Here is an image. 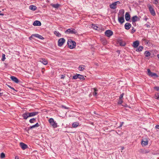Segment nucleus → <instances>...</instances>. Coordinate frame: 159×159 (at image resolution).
Instances as JSON below:
<instances>
[{
  "label": "nucleus",
  "mask_w": 159,
  "mask_h": 159,
  "mask_svg": "<svg viewBox=\"0 0 159 159\" xmlns=\"http://www.w3.org/2000/svg\"><path fill=\"white\" fill-rule=\"evenodd\" d=\"M149 9L151 14L153 16L155 15L156 13L155 12L153 8L151 6L149 7Z\"/></svg>",
  "instance_id": "obj_11"
},
{
  "label": "nucleus",
  "mask_w": 159,
  "mask_h": 159,
  "mask_svg": "<svg viewBox=\"0 0 159 159\" xmlns=\"http://www.w3.org/2000/svg\"><path fill=\"white\" fill-rule=\"evenodd\" d=\"M125 19L127 21H128L130 19V15L128 12H126L125 14Z\"/></svg>",
  "instance_id": "obj_19"
},
{
  "label": "nucleus",
  "mask_w": 159,
  "mask_h": 159,
  "mask_svg": "<svg viewBox=\"0 0 159 159\" xmlns=\"http://www.w3.org/2000/svg\"><path fill=\"white\" fill-rule=\"evenodd\" d=\"M11 89H13V90H15V89H14L12 87V88H11Z\"/></svg>",
  "instance_id": "obj_55"
},
{
  "label": "nucleus",
  "mask_w": 159,
  "mask_h": 159,
  "mask_svg": "<svg viewBox=\"0 0 159 159\" xmlns=\"http://www.w3.org/2000/svg\"><path fill=\"white\" fill-rule=\"evenodd\" d=\"M1 11H0V15L2 16H3L4 14H2V13H1Z\"/></svg>",
  "instance_id": "obj_50"
},
{
  "label": "nucleus",
  "mask_w": 159,
  "mask_h": 159,
  "mask_svg": "<svg viewBox=\"0 0 159 159\" xmlns=\"http://www.w3.org/2000/svg\"><path fill=\"white\" fill-rule=\"evenodd\" d=\"M106 43H107V42H106V40H105L104 41V42H103V43H104V44H106Z\"/></svg>",
  "instance_id": "obj_51"
},
{
  "label": "nucleus",
  "mask_w": 159,
  "mask_h": 159,
  "mask_svg": "<svg viewBox=\"0 0 159 159\" xmlns=\"http://www.w3.org/2000/svg\"><path fill=\"white\" fill-rule=\"evenodd\" d=\"M113 34V32L110 30H107L105 31V35L107 37H110Z\"/></svg>",
  "instance_id": "obj_5"
},
{
  "label": "nucleus",
  "mask_w": 159,
  "mask_h": 159,
  "mask_svg": "<svg viewBox=\"0 0 159 159\" xmlns=\"http://www.w3.org/2000/svg\"><path fill=\"white\" fill-rule=\"evenodd\" d=\"M148 18H146L144 19V20H145V21H146L147 20Z\"/></svg>",
  "instance_id": "obj_57"
},
{
  "label": "nucleus",
  "mask_w": 159,
  "mask_h": 159,
  "mask_svg": "<svg viewBox=\"0 0 159 159\" xmlns=\"http://www.w3.org/2000/svg\"><path fill=\"white\" fill-rule=\"evenodd\" d=\"M136 31L135 29H134V28H133L132 29V30L131 31V33L132 34H133L134 33V32H135Z\"/></svg>",
  "instance_id": "obj_43"
},
{
  "label": "nucleus",
  "mask_w": 159,
  "mask_h": 159,
  "mask_svg": "<svg viewBox=\"0 0 159 159\" xmlns=\"http://www.w3.org/2000/svg\"><path fill=\"white\" fill-rule=\"evenodd\" d=\"M92 91L93 95L94 96H96L97 95L98 90L96 88H93L92 89Z\"/></svg>",
  "instance_id": "obj_15"
},
{
  "label": "nucleus",
  "mask_w": 159,
  "mask_h": 159,
  "mask_svg": "<svg viewBox=\"0 0 159 159\" xmlns=\"http://www.w3.org/2000/svg\"><path fill=\"white\" fill-rule=\"evenodd\" d=\"M65 40L64 39L62 38L59 39L58 45L59 47H61L65 43Z\"/></svg>",
  "instance_id": "obj_6"
},
{
  "label": "nucleus",
  "mask_w": 159,
  "mask_h": 159,
  "mask_svg": "<svg viewBox=\"0 0 159 159\" xmlns=\"http://www.w3.org/2000/svg\"><path fill=\"white\" fill-rule=\"evenodd\" d=\"M154 89L157 91H159V87L158 86H156L154 87Z\"/></svg>",
  "instance_id": "obj_42"
},
{
  "label": "nucleus",
  "mask_w": 159,
  "mask_h": 159,
  "mask_svg": "<svg viewBox=\"0 0 159 159\" xmlns=\"http://www.w3.org/2000/svg\"><path fill=\"white\" fill-rule=\"evenodd\" d=\"M37 8V7L35 6L31 5L29 7V9L33 11H34L36 10Z\"/></svg>",
  "instance_id": "obj_22"
},
{
  "label": "nucleus",
  "mask_w": 159,
  "mask_h": 159,
  "mask_svg": "<svg viewBox=\"0 0 159 159\" xmlns=\"http://www.w3.org/2000/svg\"><path fill=\"white\" fill-rule=\"evenodd\" d=\"M63 107L65 109H67V108H68L67 107H65V106H63Z\"/></svg>",
  "instance_id": "obj_53"
},
{
  "label": "nucleus",
  "mask_w": 159,
  "mask_h": 159,
  "mask_svg": "<svg viewBox=\"0 0 159 159\" xmlns=\"http://www.w3.org/2000/svg\"><path fill=\"white\" fill-rule=\"evenodd\" d=\"M7 86L10 88L11 89V88H12V87H11V86L9 85H7Z\"/></svg>",
  "instance_id": "obj_52"
},
{
  "label": "nucleus",
  "mask_w": 159,
  "mask_h": 159,
  "mask_svg": "<svg viewBox=\"0 0 159 159\" xmlns=\"http://www.w3.org/2000/svg\"><path fill=\"white\" fill-rule=\"evenodd\" d=\"M39 61L44 65H46L48 64V61L44 58H41L39 59Z\"/></svg>",
  "instance_id": "obj_9"
},
{
  "label": "nucleus",
  "mask_w": 159,
  "mask_h": 159,
  "mask_svg": "<svg viewBox=\"0 0 159 159\" xmlns=\"http://www.w3.org/2000/svg\"><path fill=\"white\" fill-rule=\"evenodd\" d=\"M123 102V100L122 99H119L118 102V103L119 104H121Z\"/></svg>",
  "instance_id": "obj_41"
},
{
  "label": "nucleus",
  "mask_w": 159,
  "mask_h": 159,
  "mask_svg": "<svg viewBox=\"0 0 159 159\" xmlns=\"http://www.w3.org/2000/svg\"><path fill=\"white\" fill-rule=\"evenodd\" d=\"M54 33L55 35L58 37H60L61 36V34L57 31H55Z\"/></svg>",
  "instance_id": "obj_27"
},
{
  "label": "nucleus",
  "mask_w": 159,
  "mask_h": 159,
  "mask_svg": "<svg viewBox=\"0 0 159 159\" xmlns=\"http://www.w3.org/2000/svg\"><path fill=\"white\" fill-rule=\"evenodd\" d=\"M5 59H6V58H5V55L4 54H3L2 55V61H4Z\"/></svg>",
  "instance_id": "obj_39"
},
{
  "label": "nucleus",
  "mask_w": 159,
  "mask_h": 159,
  "mask_svg": "<svg viewBox=\"0 0 159 159\" xmlns=\"http://www.w3.org/2000/svg\"><path fill=\"white\" fill-rule=\"evenodd\" d=\"M38 113L39 112L37 111L30 113L28 112V116L29 117L34 116L38 114Z\"/></svg>",
  "instance_id": "obj_13"
},
{
  "label": "nucleus",
  "mask_w": 159,
  "mask_h": 159,
  "mask_svg": "<svg viewBox=\"0 0 159 159\" xmlns=\"http://www.w3.org/2000/svg\"><path fill=\"white\" fill-rule=\"evenodd\" d=\"M49 122L53 128H56L57 127V123L54 121V119L53 118H50L49 120Z\"/></svg>",
  "instance_id": "obj_2"
},
{
  "label": "nucleus",
  "mask_w": 159,
  "mask_h": 159,
  "mask_svg": "<svg viewBox=\"0 0 159 159\" xmlns=\"http://www.w3.org/2000/svg\"><path fill=\"white\" fill-rule=\"evenodd\" d=\"M120 3L119 1L115 2L110 5V7L112 9H116V8L117 4H119Z\"/></svg>",
  "instance_id": "obj_4"
},
{
  "label": "nucleus",
  "mask_w": 159,
  "mask_h": 159,
  "mask_svg": "<svg viewBox=\"0 0 159 159\" xmlns=\"http://www.w3.org/2000/svg\"><path fill=\"white\" fill-rule=\"evenodd\" d=\"M144 54H145V56L146 57H148L150 56V54H151L150 52L148 51H145Z\"/></svg>",
  "instance_id": "obj_29"
},
{
  "label": "nucleus",
  "mask_w": 159,
  "mask_h": 159,
  "mask_svg": "<svg viewBox=\"0 0 159 159\" xmlns=\"http://www.w3.org/2000/svg\"><path fill=\"white\" fill-rule=\"evenodd\" d=\"M32 36L41 39H44V38L41 35L38 34H33L32 35Z\"/></svg>",
  "instance_id": "obj_14"
},
{
  "label": "nucleus",
  "mask_w": 159,
  "mask_h": 159,
  "mask_svg": "<svg viewBox=\"0 0 159 159\" xmlns=\"http://www.w3.org/2000/svg\"><path fill=\"white\" fill-rule=\"evenodd\" d=\"M154 0L155 1H157V0Z\"/></svg>",
  "instance_id": "obj_61"
},
{
  "label": "nucleus",
  "mask_w": 159,
  "mask_h": 159,
  "mask_svg": "<svg viewBox=\"0 0 159 159\" xmlns=\"http://www.w3.org/2000/svg\"><path fill=\"white\" fill-rule=\"evenodd\" d=\"M32 37V36H31V37H30L29 39H31V38Z\"/></svg>",
  "instance_id": "obj_59"
},
{
  "label": "nucleus",
  "mask_w": 159,
  "mask_h": 159,
  "mask_svg": "<svg viewBox=\"0 0 159 159\" xmlns=\"http://www.w3.org/2000/svg\"><path fill=\"white\" fill-rule=\"evenodd\" d=\"M15 159H20L19 157L18 156H16L15 157Z\"/></svg>",
  "instance_id": "obj_49"
},
{
  "label": "nucleus",
  "mask_w": 159,
  "mask_h": 159,
  "mask_svg": "<svg viewBox=\"0 0 159 159\" xmlns=\"http://www.w3.org/2000/svg\"><path fill=\"white\" fill-rule=\"evenodd\" d=\"M78 78L80 80H84V76L82 75L79 74L78 75Z\"/></svg>",
  "instance_id": "obj_30"
},
{
  "label": "nucleus",
  "mask_w": 159,
  "mask_h": 159,
  "mask_svg": "<svg viewBox=\"0 0 159 159\" xmlns=\"http://www.w3.org/2000/svg\"><path fill=\"white\" fill-rule=\"evenodd\" d=\"M145 26H146L148 28H149V27H150V26L149 25H148L147 24H145Z\"/></svg>",
  "instance_id": "obj_47"
},
{
  "label": "nucleus",
  "mask_w": 159,
  "mask_h": 159,
  "mask_svg": "<svg viewBox=\"0 0 159 159\" xmlns=\"http://www.w3.org/2000/svg\"><path fill=\"white\" fill-rule=\"evenodd\" d=\"M84 66H80L79 67V70L80 71H83L84 69Z\"/></svg>",
  "instance_id": "obj_31"
},
{
  "label": "nucleus",
  "mask_w": 159,
  "mask_h": 159,
  "mask_svg": "<svg viewBox=\"0 0 159 159\" xmlns=\"http://www.w3.org/2000/svg\"><path fill=\"white\" fill-rule=\"evenodd\" d=\"M118 21L121 24L124 22L125 20L124 18V16H122L121 17H118Z\"/></svg>",
  "instance_id": "obj_12"
},
{
  "label": "nucleus",
  "mask_w": 159,
  "mask_h": 159,
  "mask_svg": "<svg viewBox=\"0 0 159 159\" xmlns=\"http://www.w3.org/2000/svg\"><path fill=\"white\" fill-rule=\"evenodd\" d=\"M39 125L38 123H37L35 125H33L32 126H30L29 127V128L30 129H32L33 128L35 127H38L39 126Z\"/></svg>",
  "instance_id": "obj_24"
},
{
  "label": "nucleus",
  "mask_w": 159,
  "mask_h": 159,
  "mask_svg": "<svg viewBox=\"0 0 159 159\" xmlns=\"http://www.w3.org/2000/svg\"><path fill=\"white\" fill-rule=\"evenodd\" d=\"M124 149V147H121V150H123Z\"/></svg>",
  "instance_id": "obj_54"
},
{
  "label": "nucleus",
  "mask_w": 159,
  "mask_h": 159,
  "mask_svg": "<svg viewBox=\"0 0 159 159\" xmlns=\"http://www.w3.org/2000/svg\"><path fill=\"white\" fill-rule=\"evenodd\" d=\"M139 44V42L138 41H136L133 43V46L134 48H137Z\"/></svg>",
  "instance_id": "obj_18"
},
{
  "label": "nucleus",
  "mask_w": 159,
  "mask_h": 159,
  "mask_svg": "<svg viewBox=\"0 0 159 159\" xmlns=\"http://www.w3.org/2000/svg\"><path fill=\"white\" fill-rule=\"evenodd\" d=\"M124 10L123 9H121L120 10L119 12V14H120L122 16H124Z\"/></svg>",
  "instance_id": "obj_28"
},
{
  "label": "nucleus",
  "mask_w": 159,
  "mask_h": 159,
  "mask_svg": "<svg viewBox=\"0 0 159 159\" xmlns=\"http://www.w3.org/2000/svg\"><path fill=\"white\" fill-rule=\"evenodd\" d=\"M36 121V119L34 118H33L32 119H30L29 120V122L30 123H33L34 121Z\"/></svg>",
  "instance_id": "obj_36"
},
{
  "label": "nucleus",
  "mask_w": 159,
  "mask_h": 159,
  "mask_svg": "<svg viewBox=\"0 0 159 159\" xmlns=\"http://www.w3.org/2000/svg\"><path fill=\"white\" fill-rule=\"evenodd\" d=\"M131 25L129 23H126L125 25V29L129 30L131 27Z\"/></svg>",
  "instance_id": "obj_16"
},
{
  "label": "nucleus",
  "mask_w": 159,
  "mask_h": 159,
  "mask_svg": "<svg viewBox=\"0 0 159 159\" xmlns=\"http://www.w3.org/2000/svg\"><path fill=\"white\" fill-rule=\"evenodd\" d=\"M143 48L142 46H139V47L136 49V51L137 52H140L142 50Z\"/></svg>",
  "instance_id": "obj_25"
},
{
  "label": "nucleus",
  "mask_w": 159,
  "mask_h": 159,
  "mask_svg": "<svg viewBox=\"0 0 159 159\" xmlns=\"http://www.w3.org/2000/svg\"><path fill=\"white\" fill-rule=\"evenodd\" d=\"M124 95V93H122L120 96L119 97V99H122V98H123Z\"/></svg>",
  "instance_id": "obj_40"
},
{
  "label": "nucleus",
  "mask_w": 159,
  "mask_h": 159,
  "mask_svg": "<svg viewBox=\"0 0 159 159\" xmlns=\"http://www.w3.org/2000/svg\"><path fill=\"white\" fill-rule=\"evenodd\" d=\"M11 80L16 83H18L19 82V80L17 78L13 76H11Z\"/></svg>",
  "instance_id": "obj_20"
},
{
  "label": "nucleus",
  "mask_w": 159,
  "mask_h": 159,
  "mask_svg": "<svg viewBox=\"0 0 159 159\" xmlns=\"http://www.w3.org/2000/svg\"><path fill=\"white\" fill-rule=\"evenodd\" d=\"M79 123L78 122H74L72 124V125L73 127L76 128L78 126Z\"/></svg>",
  "instance_id": "obj_26"
},
{
  "label": "nucleus",
  "mask_w": 159,
  "mask_h": 159,
  "mask_svg": "<svg viewBox=\"0 0 159 159\" xmlns=\"http://www.w3.org/2000/svg\"><path fill=\"white\" fill-rule=\"evenodd\" d=\"M116 124H117V123L116 122Z\"/></svg>",
  "instance_id": "obj_60"
},
{
  "label": "nucleus",
  "mask_w": 159,
  "mask_h": 159,
  "mask_svg": "<svg viewBox=\"0 0 159 159\" xmlns=\"http://www.w3.org/2000/svg\"><path fill=\"white\" fill-rule=\"evenodd\" d=\"M139 18L136 16H133L132 19V22H136L139 20Z\"/></svg>",
  "instance_id": "obj_23"
},
{
  "label": "nucleus",
  "mask_w": 159,
  "mask_h": 159,
  "mask_svg": "<svg viewBox=\"0 0 159 159\" xmlns=\"http://www.w3.org/2000/svg\"><path fill=\"white\" fill-rule=\"evenodd\" d=\"M92 27L95 30H97L98 27L95 24H92Z\"/></svg>",
  "instance_id": "obj_33"
},
{
  "label": "nucleus",
  "mask_w": 159,
  "mask_h": 159,
  "mask_svg": "<svg viewBox=\"0 0 159 159\" xmlns=\"http://www.w3.org/2000/svg\"><path fill=\"white\" fill-rule=\"evenodd\" d=\"M34 26H40L41 25V22L38 20H35L34 21L33 24Z\"/></svg>",
  "instance_id": "obj_17"
},
{
  "label": "nucleus",
  "mask_w": 159,
  "mask_h": 159,
  "mask_svg": "<svg viewBox=\"0 0 159 159\" xmlns=\"http://www.w3.org/2000/svg\"><path fill=\"white\" fill-rule=\"evenodd\" d=\"M5 154L4 153L2 152L1 154L0 157L1 158H4L5 157Z\"/></svg>",
  "instance_id": "obj_38"
},
{
  "label": "nucleus",
  "mask_w": 159,
  "mask_h": 159,
  "mask_svg": "<svg viewBox=\"0 0 159 159\" xmlns=\"http://www.w3.org/2000/svg\"><path fill=\"white\" fill-rule=\"evenodd\" d=\"M65 75H61V79H64L65 78Z\"/></svg>",
  "instance_id": "obj_44"
},
{
  "label": "nucleus",
  "mask_w": 159,
  "mask_h": 159,
  "mask_svg": "<svg viewBox=\"0 0 159 159\" xmlns=\"http://www.w3.org/2000/svg\"><path fill=\"white\" fill-rule=\"evenodd\" d=\"M20 146L23 150H24L28 148L27 145L23 143H20Z\"/></svg>",
  "instance_id": "obj_10"
},
{
  "label": "nucleus",
  "mask_w": 159,
  "mask_h": 159,
  "mask_svg": "<svg viewBox=\"0 0 159 159\" xmlns=\"http://www.w3.org/2000/svg\"><path fill=\"white\" fill-rule=\"evenodd\" d=\"M155 98L158 100H159V93H156L155 94Z\"/></svg>",
  "instance_id": "obj_34"
},
{
  "label": "nucleus",
  "mask_w": 159,
  "mask_h": 159,
  "mask_svg": "<svg viewBox=\"0 0 159 159\" xmlns=\"http://www.w3.org/2000/svg\"><path fill=\"white\" fill-rule=\"evenodd\" d=\"M65 33L67 34H76L77 33L76 31L74 29L71 28L67 29L65 31Z\"/></svg>",
  "instance_id": "obj_3"
},
{
  "label": "nucleus",
  "mask_w": 159,
  "mask_h": 159,
  "mask_svg": "<svg viewBox=\"0 0 159 159\" xmlns=\"http://www.w3.org/2000/svg\"><path fill=\"white\" fill-rule=\"evenodd\" d=\"M148 141L146 138L143 139L141 141V144L143 146H145L148 145Z\"/></svg>",
  "instance_id": "obj_8"
},
{
  "label": "nucleus",
  "mask_w": 159,
  "mask_h": 159,
  "mask_svg": "<svg viewBox=\"0 0 159 159\" xmlns=\"http://www.w3.org/2000/svg\"><path fill=\"white\" fill-rule=\"evenodd\" d=\"M119 44L120 46H125V43L124 42L122 41H120L119 42Z\"/></svg>",
  "instance_id": "obj_37"
},
{
  "label": "nucleus",
  "mask_w": 159,
  "mask_h": 159,
  "mask_svg": "<svg viewBox=\"0 0 159 159\" xmlns=\"http://www.w3.org/2000/svg\"><path fill=\"white\" fill-rule=\"evenodd\" d=\"M67 44L69 48L73 49L75 47L76 43L71 39H69L67 42Z\"/></svg>",
  "instance_id": "obj_1"
},
{
  "label": "nucleus",
  "mask_w": 159,
  "mask_h": 159,
  "mask_svg": "<svg viewBox=\"0 0 159 159\" xmlns=\"http://www.w3.org/2000/svg\"><path fill=\"white\" fill-rule=\"evenodd\" d=\"M157 57L159 59V54H158L157 55Z\"/></svg>",
  "instance_id": "obj_58"
},
{
  "label": "nucleus",
  "mask_w": 159,
  "mask_h": 159,
  "mask_svg": "<svg viewBox=\"0 0 159 159\" xmlns=\"http://www.w3.org/2000/svg\"><path fill=\"white\" fill-rule=\"evenodd\" d=\"M132 24L134 26L136 25V23L135 22H132Z\"/></svg>",
  "instance_id": "obj_46"
},
{
  "label": "nucleus",
  "mask_w": 159,
  "mask_h": 159,
  "mask_svg": "<svg viewBox=\"0 0 159 159\" xmlns=\"http://www.w3.org/2000/svg\"><path fill=\"white\" fill-rule=\"evenodd\" d=\"M147 71H148V74L149 76H151L152 77H154V76L156 77H158V76L157 75L156 73L152 72L151 71V70L149 69H147Z\"/></svg>",
  "instance_id": "obj_7"
},
{
  "label": "nucleus",
  "mask_w": 159,
  "mask_h": 159,
  "mask_svg": "<svg viewBox=\"0 0 159 159\" xmlns=\"http://www.w3.org/2000/svg\"><path fill=\"white\" fill-rule=\"evenodd\" d=\"M124 123V122H122L121 123V124L120 125V126H119V127H118V128H120V127H121L123 125V124Z\"/></svg>",
  "instance_id": "obj_45"
},
{
  "label": "nucleus",
  "mask_w": 159,
  "mask_h": 159,
  "mask_svg": "<svg viewBox=\"0 0 159 159\" xmlns=\"http://www.w3.org/2000/svg\"><path fill=\"white\" fill-rule=\"evenodd\" d=\"M52 6L54 8H57L59 7V4H52Z\"/></svg>",
  "instance_id": "obj_32"
},
{
  "label": "nucleus",
  "mask_w": 159,
  "mask_h": 159,
  "mask_svg": "<svg viewBox=\"0 0 159 159\" xmlns=\"http://www.w3.org/2000/svg\"><path fill=\"white\" fill-rule=\"evenodd\" d=\"M28 112H25L22 115V116L23 117L24 119L26 120L27 118L29 117L28 116Z\"/></svg>",
  "instance_id": "obj_21"
},
{
  "label": "nucleus",
  "mask_w": 159,
  "mask_h": 159,
  "mask_svg": "<svg viewBox=\"0 0 159 159\" xmlns=\"http://www.w3.org/2000/svg\"><path fill=\"white\" fill-rule=\"evenodd\" d=\"M79 74H77L76 75L73 76H72V79L74 80H76L78 78V75Z\"/></svg>",
  "instance_id": "obj_35"
},
{
  "label": "nucleus",
  "mask_w": 159,
  "mask_h": 159,
  "mask_svg": "<svg viewBox=\"0 0 159 159\" xmlns=\"http://www.w3.org/2000/svg\"><path fill=\"white\" fill-rule=\"evenodd\" d=\"M156 128L157 129H159V125H157L156 126Z\"/></svg>",
  "instance_id": "obj_48"
},
{
  "label": "nucleus",
  "mask_w": 159,
  "mask_h": 159,
  "mask_svg": "<svg viewBox=\"0 0 159 159\" xmlns=\"http://www.w3.org/2000/svg\"><path fill=\"white\" fill-rule=\"evenodd\" d=\"M117 52H118V53H119L120 52V51L118 50V51H117Z\"/></svg>",
  "instance_id": "obj_56"
}]
</instances>
